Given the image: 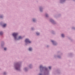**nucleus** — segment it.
<instances>
[{
  "mask_svg": "<svg viewBox=\"0 0 75 75\" xmlns=\"http://www.w3.org/2000/svg\"><path fill=\"white\" fill-rule=\"evenodd\" d=\"M49 69H51V67H49Z\"/></svg>",
  "mask_w": 75,
  "mask_h": 75,
  "instance_id": "nucleus-10",
  "label": "nucleus"
},
{
  "mask_svg": "<svg viewBox=\"0 0 75 75\" xmlns=\"http://www.w3.org/2000/svg\"><path fill=\"white\" fill-rule=\"evenodd\" d=\"M52 42H53V43L54 42V41L52 40Z\"/></svg>",
  "mask_w": 75,
  "mask_h": 75,
  "instance_id": "nucleus-15",
  "label": "nucleus"
},
{
  "mask_svg": "<svg viewBox=\"0 0 75 75\" xmlns=\"http://www.w3.org/2000/svg\"><path fill=\"white\" fill-rule=\"evenodd\" d=\"M4 74H5V73H4Z\"/></svg>",
  "mask_w": 75,
  "mask_h": 75,
  "instance_id": "nucleus-17",
  "label": "nucleus"
},
{
  "mask_svg": "<svg viewBox=\"0 0 75 75\" xmlns=\"http://www.w3.org/2000/svg\"><path fill=\"white\" fill-rule=\"evenodd\" d=\"M36 34L38 35L40 34V33H36Z\"/></svg>",
  "mask_w": 75,
  "mask_h": 75,
  "instance_id": "nucleus-8",
  "label": "nucleus"
},
{
  "mask_svg": "<svg viewBox=\"0 0 75 75\" xmlns=\"http://www.w3.org/2000/svg\"><path fill=\"white\" fill-rule=\"evenodd\" d=\"M3 32H0V35H2L3 34Z\"/></svg>",
  "mask_w": 75,
  "mask_h": 75,
  "instance_id": "nucleus-6",
  "label": "nucleus"
},
{
  "mask_svg": "<svg viewBox=\"0 0 75 75\" xmlns=\"http://www.w3.org/2000/svg\"><path fill=\"white\" fill-rule=\"evenodd\" d=\"M42 68V65H40V68Z\"/></svg>",
  "mask_w": 75,
  "mask_h": 75,
  "instance_id": "nucleus-9",
  "label": "nucleus"
},
{
  "mask_svg": "<svg viewBox=\"0 0 75 75\" xmlns=\"http://www.w3.org/2000/svg\"><path fill=\"white\" fill-rule=\"evenodd\" d=\"M7 50V49L6 48H4V50Z\"/></svg>",
  "mask_w": 75,
  "mask_h": 75,
  "instance_id": "nucleus-12",
  "label": "nucleus"
},
{
  "mask_svg": "<svg viewBox=\"0 0 75 75\" xmlns=\"http://www.w3.org/2000/svg\"><path fill=\"white\" fill-rule=\"evenodd\" d=\"M33 21H35V19H33Z\"/></svg>",
  "mask_w": 75,
  "mask_h": 75,
  "instance_id": "nucleus-13",
  "label": "nucleus"
},
{
  "mask_svg": "<svg viewBox=\"0 0 75 75\" xmlns=\"http://www.w3.org/2000/svg\"><path fill=\"white\" fill-rule=\"evenodd\" d=\"M17 35H18L17 33H13V35L15 39H16L17 38Z\"/></svg>",
  "mask_w": 75,
  "mask_h": 75,
  "instance_id": "nucleus-1",
  "label": "nucleus"
},
{
  "mask_svg": "<svg viewBox=\"0 0 75 75\" xmlns=\"http://www.w3.org/2000/svg\"><path fill=\"white\" fill-rule=\"evenodd\" d=\"M29 51H31L32 50V48H30L29 49Z\"/></svg>",
  "mask_w": 75,
  "mask_h": 75,
  "instance_id": "nucleus-5",
  "label": "nucleus"
},
{
  "mask_svg": "<svg viewBox=\"0 0 75 75\" xmlns=\"http://www.w3.org/2000/svg\"><path fill=\"white\" fill-rule=\"evenodd\" d=\"M0 18H1V17Z\"/></svg>",
  "mask_w": 75,
  "mask_h": 75,
  "instance_id": "nucleus-18",
  "label": "nucleus"
},
{
  "mask_svg": "<svg viewBox=\"0 0 75 75\" xmlns=\"http://www.w3.org/2000/svg\"><path fill=\"white\" fill-rule=\"evenodd\" d=\"M22 38V37L21 36H19L17 40H20V39H21Z\"/></svg>",
  "mask_w": 75,
  "mask_h": 75,
  "instance_id": "nucleus-3",
  "label": "nucleus"
},
{
  "mask_svg": "<svg viewBox=\"0 0 75 75\" xmlns=\"http://www.w3.org/2000/svg\"><path fill=\"white\" fill-rule=\"evenodd\" d=\"M16 69L17 70H18V69H19V68H16Z\"/></svg>",
  "mask_w": 75,
  "mask_h": 75,
  "instance_id": "nucleus-11",
  "label": "nucleus"
},
{
  "mask_svg": "<svg viewBox=\"0 0 75 75\" xmlns=\"http://www.w3.org/2000/svg\"><path fill=\"white\" fill-rule=\"evenodd\" d=\"M40 11H41V9H40Z\"/></svg>",
  "mask_w": 75,
  "mask_h": 75,
  "instance_id": "nucleus-16",
  "label": "nucleus"
},
{
  "mask_svg": "<svg viewBox=\"0 0 75 75\" xmlns=\"http://www.w3.org/2000/svg\"><path fill=\"white\" fill-rule=\"evenodd\" d=\"M25 42H28L29 43H30L31 41L29 40L28 39H26L25 40Z\"/></svg>",
  "mask_w": 75,
  "mask_h": 75,
  "instance_id": "nucleus-2",
  "label": "nucleus"
},
{
  "mask_svg": "<svg viewBox=\"0 0 75 75\" xmlns=\"http://www.w3.org/2000/svg\"><path fill=\"white\" fill-rule=\"evenodd\" d=\"M46 17H48V15H46Z\"/></svg>",
  "mask_w": 75,
  "mask_h": 75,
  "instance_id": "nucleus-14",
  "label": "nucleus"
},
{
  "mask_svg": "<svg viewBox=\"0 0 75 75\" xmlns=\"http://www.w3.org/2000/svg\"><path fill=\"white\" fill-rule=\"evenodd\" d=\"M62 37H64V35L63 34H62Z\"/></svg>",
  "mask_w": 75,
  "mask_h": 75,
  "instance_id": "nucleus-7",
  "label": "nucleus"
},
{
  "mask_svg": "<svg viewBox=\"0 0 75 75\" xmlns=\"http://www.w3.org/2000/svg\"><path fill=\"white\" fill-rule=\"evenodd\" d=\"M3 27H5L6 26V24H4L3 25Z\"/></svg>",
  "mask_w": 75,
  "mask_h": 75,
  "instance_id": "nucleus-4",
  "label": "nucleus"
}]
</instances>
